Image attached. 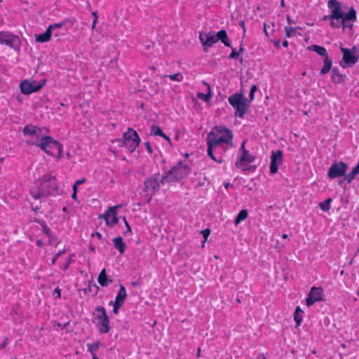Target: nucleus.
Masks as SVG:
<instances>
[{
	"label": "nucleus",
	"mask_w": 359,
	"mask_h": 359,
	"mask_svg": "<svg viewBox=\"0 0 359 359\" xmlns=\"http://www.w3.org/2000/svg\"><path fill=\"white\" fill-rule=\"evenodd\" d=\"M93 15L94 16V19H93V23H92V29H93L95 26H96V23L97 22V12H93Z\"/></svg>",
	"instance_id": "8fccbe9b"
},
{
	"label": "nucleus",
	"mask_w": 359,
	"mask_h": 359,
	"mask_svg": "<svg viewBox=\"0 0 359 359\" xmlns=\"http://www.w3.org/2000/svg\"><path fill=\"white\" fill-rule=\"evenodd\" d=\"M171 81H177V82H180V81H183V79H184V76L183 75L178 72V73H176V74H170L168 76H167Z\"/></svg>",
	"instance_id": "ea45409f"
},
{
	"label": "nucleus",
	"mask_w": 359,
	"mask_h": 359,
	"mask_svg": "<svg viewBox=\"0 0 359 359\" xmlns=\"http://www.w3.org/2000/svg\"><path fill=\"white\" fill-rule=\"evenodd\" d=\"M121 205H116L109 207L105 213L100 215V217L103 218L106 222V225L110 228H113L118 222L117 217V209L121 208Z\"/></svg>",
	"instance_id": "ddd939ff"
},
{
	"label": "nucleus",
	"mask_w": 359,
	"mask_h": 359,
	"mask_svg": "<svg viewBox=\"0 0 359 359\" xmlns=\"http://www.w3.org/2000/svg\"><path fill=\"white\" fill-rule=\"evenodd\" d=\"M284 32L285 37L287 38H292L297 36V34L301 35L299 32H296V29H294L293 27L285 26L284 27Z\"/></svg>",
	"instance_id": "72a5a7b5"
},
{
	"label": "nucleus",
	"mask_w": 359,
	"mask_h": 359,
	"mask_svg": "<svg viewBox=\"0 0 359 359\" xmlns=\"http://www.w3.org/2000/svg\"><path fill=\"white\" fill-rule=\"evenodd\" d=\"M52 142H55L53 137L50 135H43L42 129L39 132V135H35L34 137H31V140L27 141L29 144L40 148L48 155L51 154L48 148L51 146Z\"/></svg>",
	"instance_id": "423d86ee"
},
{
	"label": "nucleus",
	"mask_w": 359,
	"mask_h": 359,
	"mask_svg": "<svg viewBox=\"0 0 359 359\" xmlns=\"http://www.w3.org/2000/svg\"><path fill=\"white\" fill-rule=\"evenodd\" d=\"M231 53L229 55V57L231 58V59H237V58H238V57H239V52H238L236 50V48H234L233 47H231Z\"/></svg>",
	"instance_id": "37998d69"
},
{
	"label": "nucleus",
	"mask_w": 359,
	"mask_h": 359,
	"mask_svg": "<svg viewBox=\"0 0 359 359\" xmlns=\"http://www.w3.org/2000/svg\"><path fill=\"white\" fill-rule=\"evenodd\" d=\"M282 45L283 47L285 48H287L288 47V45H289V43L287 40H284L282 43Z\"/></svg>",
	"instance_id": "680f3d73"
},
{
	"label": "nucleus",
	"mask_w": 359,
	"mask_h": 359,
	"mask_svg": "<svg viewBox=\"0 0 359 359\" xmlns=\"http://www.w3.org/2000/svg\"><path fill=\"white\" fill-rule=\"evenodd\" d=\"M36 222H37L42 228V231L46 235L47 237L49 238H51V230L48 226L46 222L43 219H37L35 220Z\"/></svg>",
	"instance_id": "7c9ffc66"
},
{
	"label": "nucleus",
	"mask_w": 359,
	"mask_h": 359,
	"mask_svg": "<svg viewBox=\"0 0 359 359\" xmlns=\"http://www.w3.org/2000/svg\"><path fill=\"white\" fill-rule=\"evenodd\" d=\"M165 182V180H163V175L161 177L159 173H154L144 180V191L149 194L154 195Z\"/></svg>",
	"instance_id": "1a4fd4ad"
},
{
	"label": "nucleus",
	"mask_w": 359,
	"mask_h": 359,
	"mask_svg": "<svg viewBox=\"0 0 359 359\" xmlns=\"http://www.w3.org/2000/svg\"><path fill=\"white\" fill-rule=\"evenodd\" d=\"M88 351L93 355V354H95V352H97L100 346H101V342L97 341L95 343H88L86 344Z\"/></svg>",
	"instance_id": "f704fd0d"
},
{
	"label": "nucleus",
	"mask_w": 359,
	"mask_h": 359,
	"mask_svg": "<svg viewBox=\"0 0 359 359\" xmlns=\"http://www.w3.org/2000/svg\"><path fill=\"white\" fill-rule=\"evenodd\" d=\"M86 182V178L83 177L80 180H77L74 184H76V186L79 187V185L83 184L84 182Z\"/></svg>",
	"instance_id": "603ef678"
},
{
	"label": "nucleus",
	"mask_w": 359,
	"mask_h": 359,
	"mask_svg": "<svg viewBox=\"0 0 359 359\" xmlns=\"http://www.w3.org/2000/svg\"><path fill=\"white\" fill-rule=\"evenodd\" d=\"M233 134L227 127L215 126L207 135V154L217 163L222 162V153L233 147Z\"/></svg>",
	"instance_id": "f257e3e1"
},
{
	"label": "nucleus",
	"mask_w": 359,
	"mask_h": 359,
	"mask_svg": "<svg viewBox=\"0 0 359 359\" xmlns=\"http://www.w3.org/2000/svg\"><path fill=\"white\" fill-rule=\"evenodd\" d=\"M327 7L331 11V13L334 16L337 17L342 21L343 29L348 27L351 29L353 27L352 24H349L348 22H354L357 20L356 11L353 6L351 7L347 13H344L342 11L341 3L337 0H329L327 2Z\"/></svg>",
	"instance_id": "7ed1b4c3"
},
{
	"label": "nucleus",
	"mask_w": 359,
	"mask_h": 359,
	"mask_svg": "<svg viewBox=\"0 0 359 359\" xmlns=\"http://www.w3.org/2000/svg\"><path fill=\"white\" fill-rule=\"evenodd\" d=\"M0 44L7 46L14 50H19L21 41L18 35L7 31H0Z\"/></svg>",
	"instance_id": "9d476101"
},
{
	"label": "nucleus",
	"mask_w": 359,
	"mask_h": 359,
	"mask_svg": "<svg viewBox=\"0 0 359 359\" xmlns=\"http://www.w3.org/2000/svg\"><path fill=\"white\" fill-rule=\"evenodd\" d=\"M245 141H243L241 143L240 150L241 151V155L238 158V160L236 163V165L238 168L241 169L242 170H247L248 168H247V165L255 161V156L252 154H250L249 151L245 149Z\"/></svg>",
	"instance_id": "f8f14e48"
},
{
	"label": "nucleus",
	"mask_w": 359,
	"mask_h": 359,
	"mask_svg": "<svg viewBox=\"0 0 359 359\" xmlns=\"http://www.w3.org/2000/svg\"><path fill=\"white\" fill-rule=\"evenodd\" d=\"M283 158V154L281 150H277L276 151H272L271 155V163H270V172L271 174H276L279 168V165L282 163Z\"/></svg>",
	"instance_id": "dca6fc26"
},
{
	"label": "nucleus",
	"mask_w": 359,
	"mask_h": 359,
	"mask_svg": "<svg viewBox=\"0 0 359 359\" xmlns=\"http://www.w3.org/2000/svg\"><path fill=\"white\" fill-rule=\"evenodd\" d=\"M332 59L328 56L324 57L323 59V66L322 69L320 71V75H325L327 74L330 70H332Z\"/></svg>",
	"instance_id": "bb28decb"
},
{
	"label": "nucleus",
	"mask_w": 359,
	"mask_h": 359,
	"mask_svg": "<svg viewBox=\"0 0 359 359\" xmlns=\"http://www.w3.org/2000/svg\"><path fill=\"white\" fill-rule=\"evenodd\" d=\"M20 88L24 95H30L32 93L39 91L41 88V85H36L35 81L23 80L20 82Z\"/></svg>",
	"instance_id": "f3484780"
},
{
	"label": "nucleus",
	"mask_w": 359,
	"mask_h": 359,
	"mask_svg": "<svg viewBox=\"0 0 359 359\" xmlns=\"http://www.w3.org/2000/svg\"><path fill=\"white\" fill-rule=\"evenodd\" d=\"M114 246L116 249H117L121 255L123 254L126 245L125 243L123 241V238L121 236H117L113 238L112 240Z\"/></svg>",
	"instance_id": "5701e85b"
},
{
	"label": "nucleus",
	"mask_w": 359,
	"mask_h": 359,
	"mask_svg": "<svg viewBox=\"0 0 359 359\" xmlns=\"http://www.w3.org/2000/svg\"><path fill=\"white\" fill-rule=\"evenodd\" d=\"M196 356L199 358L201 356V348H198L196 353Z\"/></svg>",
	"instance_id": "774afa93"
},
{
	"label": "nucleus",
	"mask_w": 359,
	"mask_h": 359,
	"mask_svg": "<svg viewBox=\"0 0 359 359\" xmlns=\"http://www.w3.org/2000/svg\"><path fill=\"white\" fill-rule=\"evenodd\" d=\"M286 20L289 25L295 23V21L294 20L291 19V18L288 15L286 17Z\"/></svg>",
	"instance_id": "5fc2aeb1"
},
{
	"label": "nucleus",
	"mask_w": 359,
	"mask_h": 359,
	"mask_svg": "<svg viewBox=\"0 0 359 359\" xmlns=\"http://www.w3.org/2000/svg\"><path fill=\"white\" fill-rule=\"evenodd\" d=\"M65 252H66V249H65V248H64V249H62V250H60L59 252H57L55 255V256L53 257V258L52 259V260H51V264H52V265H54V264L56 263L57 259H58V258H59L62 255H63L64 253H65Z\"/></svg>",
	"instance_id": "79ce46f5"
},
{
	"label": "nucleus",
	"mask_w": 359,
	"mask_h": 359,
	"mask_svg": "<svg viewBox=\"0 0 359 359\" xmlns=\"http://www.w3.org/2000/svg\"><path fill=\"white\" fill-rule=\"evenodd\" d=\"M203 83L207 86L208 93L205 94L199 92L197 93V97L205 102H208L212 97L210 86L205 81H204Z\"/></svg>",
	"instance_id": "c756f323"
},
{
	"label": "nucleus",
	"mask_w": 359,
	"mask_h": 359,
	"mask_svg": "<svg viewBox=\"0 0 359 359\" xmlns=\"http://www.w3.org/2000/svg\"><path fill=\"white\" fill-rule=\"evenodd\" d=\"M359 174V162L352 169L351 172L347 175L345 174L344 181L346 180L348 184L351 183L355 179V176ZM343 182V180L340 181V184Z\"/></svg>",
	"instance_id": "a878e982"
},
{
	"label": "nucleus",
	"mask_w": 359,
	"mask_h": 359,
	"mask_svg": "<svg viewBox=\"0 0 359 359\" xmlns=\"http://www.w3.org/2000/svg\"><path fill=\"white\" fill-rule=\"evenodd\" d=\"M77 186H76L75 184H73V187H72V189H73V191H76L77 192Z\"/></svg>",
	"instance_id": "338daca9"
},
{
	"label": "nucleus",
	"mask_w": 359,
	"mask_h": 359,
	"mask_svg": "<svg viewBox=\"0 0 359 359\" xmlns=\"http://www.w3.org/2000/svg\"><path fill=\"white\" fill-rule=\"evenodd\" d=\"M229 104L235 109V116L242 118L249 109V101L244 97L242 92L230 95L228 98Z\"/></svg>",
	"instance_id": "39448f33"
},
{
	"label": "nucleus",
	"mask_w": 359,
	"mask_h": 359,
	"mask_svg": "<svg viewBox=\"0 0 359 359\" xmlns=\"http://www.w3.org/2000/svg\"><path fill=\"white\" fill-rule=\"evenodd\" d=\"M144 146L146 147V149H147V152L149 154H152L153 153V149H152V147H151L150 143L149 142H145L144 143Z\"/></svg>",
	"instance_id": "de8ad7c7"
},
{
	"label": "nucleus",
	"mask_w": 359,
	"mask_h": 359,
	"mask_svg": "<svg viewBox=\"0 0 359 359\" xmlns=\"http://www.w3.org/2000/svg\"><path fill=\"white\" fill-rule=\"evenodd\" d=\"M216 40L221 41L225 46L231 47L230 41L225 29H221L216 34Z\"/></svg>",
	"instance_id": "b1692460"
},
{
	"label": "nucleus",
	"mask_w": 359,
	"mask_h": 359,
	"mask_svg": "<svg viewBox=\"0 0 359 359\" xmlns=\"http://www.w3.org/2000/svg\"><path fill=\"white\" fill-rule=\"evenodd\" d=\"M161 137L164 138L169 143L170 145L172 144L170 138L165 133H163V136H162Z\"/></svg>",
	"instance_id": "864d4df0"
},
{
	"label": "nucleus",
	"mask_w": 359,
	"mask_h": 359,
	"mask_svg": "<svg viewBox=\"0 0 359 359\" xmlns=\"http://www.w3.org/2000/svg\"><path fill=\"white\" fill-rule=\"evenodd\" d=\"M52 34H53L50 32L48 28H47L44 33L36 35V41L39 43H45L49 41L51 39Z\"/></svg>",
	"instance_id": "c85d7f7f"
},
{
	"label": "nucleus",
	"mask_w": 359,
	"mask_h": 359,
	"mask_svg": "<svg viewBox=\"0 0 359 359\" xmlns=\"http://www.w3.org/2000/svg\"><path fill=\"white\" fill-rule=\"evenodd\" d=\"M62 192L57 185L56 177L48 173L39 179V184L30 190L31 196L36 200L50 196H59Z\"/></svg>",
	"instance_id": "f03ea898"
},
{
	"label": "nucleus",
	"mask_w": 359,
	"mask_h": 359,
	"mask_svg": "<svg viewBox=\"0 0 359 359\" xmlns=\"http://www.w3.org/2000/svg\"><path fill=\"white\" fill-rule=\"evenodd\" d=\"M67 22H69V20L68 19H65L64 20H62V21H61L60 22H57V23H54V24L50 25L48 27V28L50 31V32L53 34V32L54 30L61 29L64 25H66V23Z\"/></svg>",
	"instance_id": "e433bc0d"
},
{
	"label": "nucleus",
	"mask_w": 359,
	"mask_h": 359,
	"mask_svg": "<svg viewBox=\"0 0 359 359\" xmlns=\"http://www.w3.org/2000/svg\"><path fill=\"white\" fill-rule=\"evenodd\" d=\"M346 78V75L342 74L339 72L337 67H334L332 69L331 81L335 84L342 83Z\"/></svg>",
	"instance_id": "412c9836"
},
{
	"label": "nucleus",
	"mask_w": 359,
	"mask_h": 359,
	"mask_svg": "<svg viewBox=\"0 0 359 359\" xmlns=\"http://www.w3.org/2000/svg\"><path fill=\"white\" fill-rule=\"evenodd\" d=\"M123 219V221H124V223H125V225L126 227V230L123 232V234L127 235L128 233H129L131 235L133 233H132V230H131V228H130L128 222H127L125 217Z\"/></svg>",
	"instance_id": "c03bdc74"
},
{
	"label": "nucleus",
	"mask_w": 359,
	"mask_h": 359,
	"mask_svg": "<svg viewBox=\"0 0 359 359\" xmlns=\"http://www.w3.org/2000/svg\"><path fill=\"white\" fill-rule=\"evenodd\" d=\"M121 146L128 147L133 152L140 143V138L137 133L132 128H128V130L123 134V138L120 140Z\"/></svg>",
	"instance_id": "6e6552de"
},
{
	"label": "nucleus",
	"mask_w": 359,
	"mask_h": 359,
	"mask_svg": "<svg viewBox=\"0 0 359 359\" xmlns=\"http://www.w3.org/2000/svg\"><path fill=\"white\" fill-rule=\"evenodd\" d=\"M201 233L203 235V237L205 238V240L206 241L208 238V236H210V229L207 228L204 230H202L201 231Z\"/></svg>",
	"instance_id": "a18cd8bd"
},
{
	"label": "nucleus",
	"mask_w": 359,
	"mask_h": 359,
	"mask_svg": "<svg viewBox=\"0 0 359 359\" xmlns=\"http://www.w3.org/2000/svg\"><path fill=\"white\" fill-rule=\"evenodd\" d=\"M54 142L51 143V146L48 148H55L58 151L57 157L61 158L62 156L63 145L57 140H54Z\"/></svg>",
	"instance_id": "4c0bfd02"
},
{
	"label": "nucleus",
	"mask_w": 359,
	"mask_h": 359,
	"mask_svg": "<svg viewBox=\"0 0 359 359\" xmlns=\"http://www.w3.org/2000/svg\"><path fill=\"white\" fill-rule=\"evenodd\" d=\"M41 129L42 128H39V126L32 124H27L24 127L22 130V133L23 135L25 137H34L35 135H39V132H40Z\"/></svg>",
	"instance_id": "aec40b11"
},
{
	"label": "nucleus",
	"mask_w": 359,
	"mask_h": 359,
	"mask_svg": "<svg viewBox=\"0 0 359 359\" xmlns=\"http://www.w3.org/2000/svg\"><path fill=\"white\" fill-rule=\"evenodd\" d=\"M163 131L161 130L159 126L152 124L150 128V134L154 136H163Z\"/></svg>",
	"instance_id": "c9c22d12"
},
{
	"label": "nucleus",
	"mask_w": 359,
	"mask_h": 359,
	"mask_svg": "<svg viewBox=\"0 0 359 359\" xmlns=\"http://www.w3.org/2000/svg\"><path fill=\"white\" fill-rule=\"evenodd\" d=\"M126 297H127V292H126V287L123 285H121L120 289L115 297L114 303H118L123 306V304L126 299Z\"/></svg>",
	"instance_id": "393cba45"
},
{
	"label": "nucleus",
	"mask_w": 359,
	"mask_h": 359,
	"mask_svg": "<svg viewBox=\"0 0 359 359\" xmlns=\"http://www.w3.org/2000/svg\"><path fill=\"white\" fill-rule=\"evenodd\" d=\"M249 98H250V100H248L249 102L252 101L254 100V98H255V93H252V92L250 91Z\"/></svg>",
	"instance_id": "4d7b16f0"
},
{
	"label": "nucleus",
	"mask_w": 359,
	"mask_h": 359,
	"mask_svg": "<svg viewBox=\"0 0 359 359\" xmlns=\"http://www.w3.org/2000/svg\"><path fill=\"white\" fill-rule=\"evenodd\" d=\"M322 20H329V25L332 28L339 29L341 27H343L342 21L339 20L337 17L334 16L332 13L324 15L322 18Z\"/></svg>",
	"instance_id": "6ab92c4d"
},
{
	"label": "nucleus",
	"mask_w": 359,
	"mask_h": 359,
	"mask_svg": "<svg viewBox=\"0 0 359 359\" xmlns=\"http://www.w3.org/2000/svg\"><path fill=\"white\" fill-rule=\"evenodd\" d=\"M346 170V163L342 161L334 163L329 168L327 176L331 180L337 177H343L345 175Z\"/></svg>",
	"instance_id": "4468645a"
},
{
	"label": "nucleus",
	"mask_w": 359,
	"mask_h": 359,
	"mask_svg": "<svg viewBox=\"0 0 359 359\" xmlns=\"http://www.w3.org/2000/svg\"><path fill=\"white\" fill-rule=\"evenodd\" d=\"M243 50H244V48H243V46L241 45V46H240V48H239L238 51V52H239V55H240L241 53H243Z\"/></svg>",
	"instance_id": "0e129e2a"
},
{
	"label": "nucleus",
	"mask_w": 359,
	"mask_h": 359,
	"mask_svg": "<svg viewBox=\"0 0 359 359\" xmlns=\"http://www.w3.org/2000/svg\"><path fill=\"white\" fill-rule=\"evenodd\" d=\"M323 300V290L321 287H312L306 299V304L311 306L317 302Z\"/></svg>",
	"instance_id": "2eb2a0df"
},
{
	"label": "nucleus",
	"mask_w": 359,
	"mask_h": 359,
	"mask_svg": "<svg viewBox=\"0 0 359 359\" xmlns=\"http://www.w3.org/2000/svg\"><path fill=\"white\" fill-rule=\"evenodd\" d=\"M72 198L74 199V201H77L78 200L77 192L73 191V193L72 194Z\"/></svg>",
	"instance_id": "13d9d810"
},
{
	"label": "nucleus",
	"mask_w": 359,
	"mask_h": 359,
	"mask_svg": "<svg viewBox=\"0 0 359 359\" xmlns=\"http://www.w3.org/2000/svg\"><path fill=\"white\" fill-rule=\"evenodd\" d=\"M114 305L113 306V310H112V313L114 314H118V312H119V309L122 306V305H121L120 304H118V303H114Z\"/></svg>",
	"instance_id": "49530a36"
},
{
	"label": "nucleus",
	"mask_w": 359,
	"mask_h": 359,
	"mask_svg": "<svg viewBox=\"0 0 359 359\" xmlns=\"http://www.w3.org/2000/svg\"><path fill=\"white\" fill-rule=\"evenodd\" d=\"M248 217V211L245 209L241 210L236 219H234L235 225L239 224L241 222L244 221Z\"/></svg>",
	"instance_id": "473e14b6"
},
{
	"label": "nucleus",
	"mask_w": 359,
	"mask_h": 359,
	"mask_svg": "<svg viewBox=\"0 0 359 359\" xmlns=\"http://www.w3.org/2000/svg\"><path fill=\"white\" fill-rule=\"evenodd\" d=\"M239 25L243 29V32L245 31V21L244 20H242L239 22Z\"/></svg>",
	"instance_id": "052dcab7"
},
{
	"label": "nucleus",
	"mask_w": 359,
	"mask_h": 359,
	"mask_svg": "<svg viewBox=\"0 0 359 359\" xmlns=\"http://www.w3.org/2000/svg\"><path fill=\"white\" fill-rule=\"evenodd\" d=\"M97 282L102 287H107L112 283V279L107 275L104 269L100 271L97 278Z\"/></svg>",
	"instance_id": "4be33fe9"
},
{
	"label": "nucleus",
	"mask_w": 359,
	"mask_h": 359,
	"mask_svg": "<svg viewBox=\"0 0 359 359\" xmlns=\"http://www.w3.org/2000/svg\"><path fill=\"white\" fill-rule=\"evenodd\" d=\"M340 50L343 54L342 60L340 62L341 67L343 68L352 67L358 62L359 56L355 54L356 50L355 46L352 49H348L341 46Z\"/></svg>",
	"instance_id": "9b49d317"
},
{
	"label": "nucleus",
	"mask_w": 359,
	"mask_h": 359,
	"mask_svg": "<svg viewBox=\"0 0 359 359\" xmlns=\"http://www.w3.org/2000/svg\"><path fill=\"white\" fill-rule=\"evenodd\" d=\"M216 39V34L213 35L211 34V32H209L208 34L201 33L199 34V39L203 46V50L205 52H207L208 48L211 47L214 43L217 42Z\"/></svg>",
	"instance_id": "a211bd4d"
},
{
	"label": "nucleus",
	"mask_w": 359,
	"mask_h": 359,
	"mask_svg": "<svg viewBox=\"0 0 359 359\" xmlns=\"http://www.w3.org/2000/svg\"><path fill=\"white\" fill-rule=\"evenodd\" d=\"M72 262H73V260H72V257H69L64 263H62L60 265V268L62 271H65L69 269V267L70 264L72 263Z\"/></svg>",
	"instance_id": "a19ab883"
},
{
	"label": "nucleus",
	"mask_w": 359,
	"mask_h": 359,
	"mask_svg": "<svg viewBox=\"0 0 359 359\" xmlns=\"http://www.w3.org/2000/svg\"><path fill=\"white\" fill-rule=\"evenodd\" d=\"M191 172V165L189 162L178 161L168 170L164 172L163 180L168 183L177 182Z\"/></svg>",
	"instance_id": "20e7f679"
},
{
	"label": "nucleus",
	"mask_w": 359,
	"mask_h": 359,
	"mask_svg": "<svg viewBox=\"0 0 359 359\" xmlns=\"http://www.w3.org/2000/svg\"><path fill=\"white\" fill-rule=\"evenodd\" d=\"M332 202V198H328L325 200L323 202L320 203V208L323 211L327 212L331 208L330 203Z\"/></svg>",
	"instance_id": "58836bf2"
},
{
	"label": "nucleus",
	"mask_w": 359,
	"mask_h": 359,
	"mask_svg": "<svg viewBox=\"0 0 359 359\" xmlns=\"http://www.w3.org/2000/svg\"><path fill=\"white\" fill-rule=\"evenodd\" d=\"M8 344V338L6 337L4 341L0 344V350L5 348Z\"/></svg>",
	"instance_id": "3c124183"
},
{
	"label": "nucleus",
	"mask_w": 359,
	"mask_h": 359,
	"mask_svg": "<svg viewBox=\"0 0 359 359\" xmlns=\"http://www.w3.org/2000/svg\"><path fill=\"white\" fill-rule=\"evenodd\" d=\"M303 311L299 306H297L294 314V320L295 321L297 326L300 325L303 320L302 316Z\"/></svg>",
	"instance_id": "2f4dec72"
},
{
	"label": "nucleus",
	"mask_w": 359,
	"mask_h": 359,
	"mask_svg": "<svg viewBox=\"0 0 359 359\" xmlns=\"http://www.w3.org/2000/svg\"><path fill=\"white\" fill-rule=\"evenodd\" d=\"M95 311L97 313L94 319V323L96 325L99 332L101 334L107 333L110 330L109 318L107 314V311L103 306H97L95 308Z\"/></svg>",
	"instance_id": "0eeeda50"
},
{
	"label": "nucleus",
	"mask_w": 359,
	"mask_h": 359,
	"mask_svg": "<svg viewBox=\"0 0 359 359\" xmlns=\"http://www.w3.org/2000/svg\"><path fill=\"white\" fill-rule=\"evenodd\" d=\"M307 49L309 50L316 52L318 55L323 56L324 57L329 55L326 48L324 46L318 45H311L308 46Z\"/></svg>",
	"instance_id": "cd10ccee"
},
{
	"label": "nucleus",
	"mask_w": 359,
	"mask_h": 359,
	"mask_svg": "<svg viewBox=\"0 0 359 359\" xmlns=\"http://www.w3.org/2000/svg\"><path fill=\"white\" fill-rule=\"evenodd\" d=\"M257 90V86L256 85H253L251 86L250 92L255 93Z\"/></svg>",
	"instance_id": "bf43d9fd"
},
{
	"label": "nucleus",
	"mask_w": 359,
	"mask_h": 359,
	"mask_svg": "<svg viewBox=\"0 0 359 359\" xmlns=\"http://www.w3.org/2000/svg\"><path fill=\"white\" fill-rule=\"evenodd\" d=\"M36 244L38 247L42 248L43 247V243L41 240L39 239L36 241Z\"/></svg>",
	"instance_id": "6e6d98bb"
},
{
	"label": "nucleus",
	"mask_w": 359,
	"mask_h": 359,
	"mask_svg": "<svg viewBox=\"0 0 359 359\" xmlns=\"http://www.w3.org/2000/svg\"><path fill=\"white\" fill-rule=\"evenodd\" d=\"M274 45L276 47H279L280 46V41L279 40L275 41H274Z\"/></svg>",
	"instance_id": "69168bd1"
},
{
	"label": "nucleus",
	"mask_w": 359,
	"mask_h": 359,
	"mask_svg": "<svg viewBox=\"0 0 359 359\" xmlns=\"http://www.w3.org/2000/svg\"><path fill=\"white\" fill-rule=\"evenodd\" d=\"M45 83H46V81L41 80L38 83H36V85H41V88H42L45 85Z\"/></svg>",
	"instance_id": "e2e57ef3"
},
{
	"label": "nucleus",
	"mask_w": 359,
	"mask_h": 359,
	"mask_svg": "<svg viewBox=\"0 0 359 359\" xmlns=\"http://www.w3.org/2000/svg\"><path fill=\"white\" fill-rule=\"evenodd\" d=\"M53 295H55V298L61 297V290L59 287H56L53 291Z\"/></svg>",
	"instance_id": "09e8293b"
}]
</instances>
